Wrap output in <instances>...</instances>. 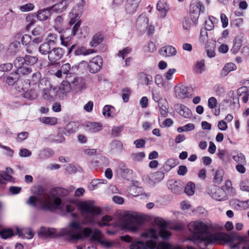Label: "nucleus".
<instances>
[{
	"instance_id": "61",
	"label": "nucleus",
	"mask_w": 249,
	"mask_h": 249,
	"mask_svg": "<svg viewBox=\"0 0 249 249\" xmlns=\"http://www.w3.org/2000/svg\"><path fill=\"white\" fill-rule=\"evenodd\" d=\"M145 157V154L143 152L137 153H133L131 155L132 159L135 161H141Z\"/></svg>"
},
{
	"instance_id": "28",
	"label": "nucleus",
	"mask_w": 249,
	"mask_h": 249,
	"mask_svg": "<svg viewBox=\"0 0 249 249\" xmlns=\"http://www.w3.org/2000/svg\"><path fill=\"white\" fill-rule=\"evenodd\" d=\"M237 93L244 103H246L248 102L249 92L247 87H242L239 88L237 90Z\"/></svg>"
},
{
	"instance_id": "63",
	"label": "nucleus",
	"mask_w": 249,
	"mask_h": 249,
	"mask_svg": "<svg viewBox=\"0 0 249 249\" xmlns=\"http://www.w3.org/2000/svg\"><path fill=\"white\" fill-rule=\"evenodd\" d=\"M217 104V101L215 97H210L208 101V105L210 108L212 110L214 109L215 107H216Z\"/></svg>"
},
{
	"instance_id": "5",
	"label": "nucleus",
	"mask_w": 249,
	"mask_h": 249,
	"mask_svg": "<svg viewBox=\"0 0 249 249\" xmlns=\"http://www.w3.org/2000/svg\"><path fill=\"white\" fill-rule=\"evenodd\" d=\"M70 227L71 229V239L79 240L90 237L91 240L99 242L102 239V234L99 230H92L89 227L83 228L79 221L71 222Z\"/></svg>"
},
{
	"instance_id": "33",
	"label": "nucleus",
	"mask_w": 249,
	"mask_h": 249,
	"mask_svg": "<svg viewBox=\"0 0 249 249\" xmlns=\"http://www.w3.org/2000/svg\"><path fill=\"white\" fill-rule=\"evenodd\" d=\"M69 24L70 25L75 24L78 21H81L79 20V17L76 12V10L73 9L69 14Z\"/></svg>"
},
{
	"instance_id": "36",
	"label": "nucleus",
	"mask_w": 249,
	"mask_h": 249,
	"mask_svg": "<svg viewBox=\"0 0 249 249\" xmlns=\"http://www.w3.org/2000/svg\"><path fill=\"white\" fill-rule=\"evenodd\" d=\"M232 157L233 160L238 164H246L245 156L241 152H234L232 154Z\"/></svg>"
},
{
	"instance_id": "34",
	"label": "nucleus",
	"mask_w": 249,
	"mask_h": 249,
	"mask_svg": "<svg viewBox=\"0 0 249 249\" xmlns=\"http://www.w3.org/2000/svg\"><path fill=\"white\" fill-rule=\"evenodd\" d=\"M155 82L159 88L164 87V88L169 89L171 86L166 82H164L163 77L160 74H157L155 77Z\"/></svg>"
},
{
	"instance_id": "42",
	"label": "nucleus",
	"mask_w": 249,
	"mask_h": 249,
	"mask_svg": "<svg viewBox=\"0 0 249 249\" xmlns=\"http://www.w3.org/2000/svg\"><path fill=\"white\" fill-rule=\"evenodd\" d=\"M15 232L12 229H3L0 231V235L2 238L6 239L14 236Z\"/></svg>"
},
{
	"instance_id": "6",
	"label": "nucleus",
	"mask_w": 249,
	"mask_h": 249,
	"mask_svg": "<svg viewBox=\"0 0 249 249\" xmlns=\"http://www.w3.org/2000/svg\"><path fill=\"white\" fill-rule=\"evenodd\" d=\"M140 216L132 211H126L121 215L117 226L123 229H127L130 231H137L140 227L139 220Z\"/></svg>"
},
{
	"instance_id": "12",
	"label": "nucleus",
	"mask_w": 249,
	"mask_h": 249,
	"mask_svg": "<svg viewBox=\"0 0 249 249\" xmlns=\"http://www.w3.org/2000/svg\"><path fill=\"white\" fill-rule=\"evenodd\" d=\"M69 75L68 81L71 84L72 90L76 92H81L86 88L85 81L82 78L76 77L74 74Z\"/></svg>"
},
{
	"instance_id": "25",
	"label": "nucleus",
	"mask_w": 249,
	"mask_h": 249,
	"mask_svg": "<svg viewBox=\"0 0 249 249\" xmlns=\"http://www.w3.org/2000/svg\"><path fill=\"white\" fill-rule=\"evenodd\" d=\"M54 154L53 151L50 148H45L40 150L38 154L37 158L39 160H45L52 157Z\"/></svg>"
},
{
	"instance_id": "20",
	"label": "nucleus",
	"mask_w": 249,
	"mask_h": 249,
	"mask_svg": "<svg viewBox=\"0 0 249 249\" xmlns=\"http://www.w3.org/2000/svg\"><path fill=\"white\" fill-rule=\"evenodd\" d=\"M139 81L141 84L146 86L150 85L153 83L152 75L144 72L140 73Z\"/></svg>"
},
{
	"instance_id": "44",
	"label": "nucleus",
	"mask_w": 249,
	"mask_h": 249,
	"mask_svg": "<svg viewBox=\"0 0 249 249\" xmlns=\"http://www.w3.org/2000/svg\"><path fill=\"white\" fill-rule=\"evenodd\" d=\"M114 110V107L111 105H106L103 108L102 113L105 117H113L112 115L113 110Z\"/></svg>"
},
{
	"instance_id": "59",
	"label": "nucleus",
	"mask_w": 249,
	"mask_h": 249,
	"mask_svg": "<svg viewBox=\"0 0 249 249\" xmlns=\"http://www.w3.org/2000/svg\"><path fill=\"white\" fill-rule=\"evenodd\" d=\"M57 37V36L56 34H50L48 35L46 42L49 43L51 46L55 45L56 43Z\"/></svg>"
},
{
	"instance_id": "14",
	"label": "nucleus",
	"mask_w": 249,
	"mask_h": 249,
	"mask_svg": "<svg viewBox=\"0 0 249 249\" xmlns=\"http://www.w3.org/2000/svg\"><path fill=\"white\" fill-rule=\"evenodd\" d=\"M210 189L211 192L209 191L208 193L213 199L218 201H222L227 199L226 193L222 188L217 186H212Z\"/></svg>"
},
{
	"instance_id": "38",
	"label": "nucleus",
	"mask_w": 249,
	"mask_h": 249,
	"mask_svg": "<svg viewBox=\"0 0 249 249\" xmlns=\"http://www.w3.org/2000/svg\"><path fill=\"white\" fill-rule=\"evenodd\" d=\"M51 46L49 45V43L47 42H43L40 44L38 51L39 52L43 55H49L50 52L51 50Z\"/></svg>"
},
{
	"instance_id": "64",
	"label": "nucleus",
	"mask_w": 249,
	"mask_h": 249,
	"mask_svg": "<svg viewBox=\"0 0 249 249\" xmlns=\"http://www.w3.org/2000/svg\"><path fill=\"white\" fill-rule=\"evenodd\" d=\"M13 68L11 63H4L0 65V71L5 72L10 71Z\"/></svg>"
},
{
	"instance_id": "8",
	"label": "nucleus",
	"mask_w": 249,
	"mask_h": 249,
	"mask_svg": "<svg viewBox=\"0 0 249 249\" xmlns=\"http://www.w3.org/2000/svg\"><path fill=\"white\" fill-rule=\"evenodd\" d=\"M71 229L69 227L61 229L54 228L42 227L38 232V235L40 237H52L56 236H66L71 239Z\"/></svg>"
},
{
	"instance_id": "17",
	"label": "nucleus",
	"mask_w": 249,
	"mask_h": 249,
	"mask_svg": "<svg viewBox=\"0 0 249 249\" xmlns=\"http://www.w3.org/2000/svg\"><path fill=\"white\" fill-rule=\"evenodd\" d=\"M169 9L167 0H159L157 4V10L160 12V17L161 18L166 17Z\"/></svg>"
},
{
	"instance_id": "26",
	"label": "nucleus",
	"mask_w": 249,
	"mask_h": 249,
	"mask_svg": "<svg viewBox=\"0 0 249 249\" xmlns=\"http://www.w3.org/2000/svg\"><path fill=\"white\" fill-rule=\"evenodd\" d=\"M178 113L185 118H190L192 116L191 110L184 105H180L178 108Z\"/></svg>"
},
{
	"instance_id": "48",
	"label": "nucleus",
	"mask_w": 249,
	"mask_h": 249,
	"mask_svg": "<svg viewBox=\"0 0 249 249\" xmlns=\"http://www.w3.org/2000/svg\"><path fill=\"white\" fill-rule=\"evenodd\" d=\"M40 120L44 124L50 125H54L57 122V119L54 117H43L40 118Z\"/></svg>"
},
{
	"instance_id": "27",
	"label": "nucleus",
	"mask_w": 249,
	"mask_h": 249,
	"mask_svg": "<svg viewBox=\"0 0 249 249\" xmlns=\"http://www.w3.org/2000/svg\"><path fill=\"white\" fill-rule=\"evenodd\" d=\"M206 68L203 59L196 61L194 67V71L197 74H201L205 71Z\"/></svg>"
},
{
	"instance_id": "43",
	"label": "nucleus",
	"mask_w": 249,
	"mask_h": 249,
	"mask_svg": "<svg viewBox=\"0 0 249 249\" xmlns=\"http://www.w3.org/2000/svg\"><path fill=\"white\" fill-rule=\"evenodd\" d=\"M19 79V76L17 72L15 71L11 73L6 78V82L9 85H14L16 82Z\"/></svg>"
},
{
	"instance_id": "52",
	"label": "nucleus",
	"mask_w": 249,
	"mask_h": 249,
	"mask_svg": "<svg viewBox=\"0 0 249 249\" xmlns=\"http://www.w3.org/2000/svg\"><path fill=\"white\" fill-rule=\"evenodd\" d=\"M121 177L124 178H126L132 174V171L127 168H120L119 169Z\"/></svg>"
},
{
	"instance_id": "50",
	"label": "nucleus",
	"mask_w": 249,
	"mask_h": 249,
	"mask_svg": "<svg viewBox=\"0 0 249 249\" xmlns=\"http://www.w3.org/2000/svg\"><path fill=\"white\" fill-rule=\"evenodd\" d=\"M192 24H194L193 20V17H185L182 21L183 28L185 30H189Z\"/></svg>"
},
{
	"instance_id": "58",
	"label": "nucleus",
	"mask_w": 249,
	"mask_h": 249,
	"mask_svg": "<svg viewBox=\"0 0 249 249\" xmlns=\"http://www.w3.org/2000/svg\"><path fill=\"white\" fill-rule=\"evenodd\" d=\"M131 52V49L128 47L124 48L123 50L119 51L117 55L119 57H121L123 59L127 56V55Z\"/></svg>"
},
{
	"instance_id": "49",
	"label": "nucleus",
	"mask_w": 249,
	"mask_h": 249,
	"mask_svg": "<svg viewBox=\"0 0 249 249\" xmlns=\"http://www.w3.org/2000/svg\"><path fill=\"white\" fill-rule=\"evenodd\" d=\"M195 184L192 182H189L185 187L184 192L188 196H192L195 192Z\"/></svg>"
},
{
	"instance_id": "37",
	"label": "nucleus",
	"mask_w": 249,
	"mask_h": 249,
	"mask_svg": "<svg viewBox=\"0 0 249 249\" xmlns=\"http://www.w3.org/2000/svg\"><path fill=\"white\" fill-rule=\"evenodd\" d=\"M89 131L90 133H96L102 129V125L100 123L92 122L87 125Z\"/></svg>"
},
{
	"instance_id": "19",
	"label": "nucleus",
	"mask_w": 249,
	"mask_h": 249,
	"mask_svg": "<svg viewBox=\"0 0 249 249\" xmlns=\"http://www.w3.org/2000/svg\"><path fill=\"white\" fill-rule=\"evenodd\" d=\"M160 53L165 57L175 56L177 53L176 48L171 45L163 47L160 50Z\"/></svg>"
},
{
	"instance_id": "16",
	"label": "nucleus",
	"mask_w": 249,
	"mask_h": 249,
	"mask_svg": "<svg viewBox=\"0 0 249 249\" xmlns=\"http://www.w3.org/2000/svg\"><path fill=\"white\" fill-rule=\"evenodd\" d=\"M64 50L60 47H54L52 48L49 53L48 58L52 63H55L61 59L64 54Z\"/></svg>"
},
{
	"instance_id": "51",
	"label": "nucleus",
	"mask_w": 249,
	"mask_h": 249,
	"mask_svg": "<svg viewBox=\"0 0 249 249\" xmlns=\"http://www.w3.org/2000/svg\"><path fill=\"white\" fill-rule=\"evenodd\" d=\"M241 46V40L239 38H235L233 42V47L231 50V51L233 53H236L240 50Z\"/></svg>"
},
{
	"instance_id": "2",
	"label": "nucleus",
	"mask_w": 249,
	"mask_h": 249,
	"mask_svg": "<svg viewBox=\"0 0 249 249\" xmlns=\"http://www.w3.org/2000/svg\"><path fill=\"white\" fill-rule=\"evenodd\" d=\"M71 202L76 204L85 225H92L97 223L99 226L104 227L108 225V223L112 220L110 216L105 215L102 218L101 221H99L98 219L101 214V209L92 200L79 201L76 203L74 200H71Z\"/></svg>"
},
{
	"instance_id": "31",
	"label": "nucleus",
	"mask_w": 249,
	"mask_h": 249,
	"mask_svg": "<svg viewBox=\"0 0 249 249\" xmlns=\"http://www.w3.org/2000/svg\"><path fill=\"white\" fill-rule=\"evenodd\" d=\"M236 69V66L234 63H228L222 69L221 75L223 77L226 76L230 72L234 71Z\"/></svg>"
},
{
	"instance_id": "39",
	"label": "nucleus",
	"mask_w": 249,
	"mask_h": 249,
	"mask_svg": "<svg viewBox=\"0 0 249 249\" xmlns=\"http://www.w3.org/2000/svg\"><path fill=\"white\" fill-rule=\"evenodd\" d=\"M106 183L107 180L105 179H93L90 182L89 188L90 190H93L100 187L102 184Z\"/></svg>"
},
{
	"instance_id": "30",
	"label": "nucleus",
	"mask_w": 249,
	"mask_h": 249,
	"mask_svg": "<svg viewBox=\"0 0 249 249\" xmlns=\"http://www.w3.org/2000/svg\"><path fill=\"white\" fill-rule=\"evenodd\" d=\"M218 22V20L213 16H210L209 18L205 20V30L206 31H212L214 28V25Z\"/></svg>"
},
{
	"instance_id": "9",
	"label": "nucleus",
	"mask_w": 249,
	"mask_h": 249,
	"mask_svg": "<svg viewBox=\"0 0 249 249\" xmlns=\"http://www.w3.org/2000/svg\"><path fill=\"white\" fill-rule=\"evenodd\" d=\"M14 66L16 69V72L19 76H26L32 72V68L25 64L23 57H17L14 61Z\"/></svg>"
},
{
	"instance_id": "11",
	"label": "nucleus",
	"mask_w": 249,
	"mask_h": 249,
	"mask_svg": "<svg viewBox=\"0 0 249 249\" xmlns=\"http://www.w3.org/2000/svg\"><path fill=\"white\" fill-rule=\"evenodd\" d=\"M81 64L88 65L89 72L95 73L99 71L102 67L103 59L100 56L97 55L90 60L88 64L85 61L81 62Z\"/></svg>"
},
{
	"instance_id": "4",
	"label": "nucleus",
	"mask_w": 249,
	"mask_h": 249,
	"mask_svg": "<svg viewBox=\"0 0 249 249\" xmlns=\"http://www.w3.org/2000/svg\"><path fill=\"white\" fill-rule=\"evenodd\" d=\"M68 191L63 188L56 189V193L45 194L38 196H31L27 203L30 206L45 211L61 210L62 200L59 196H66Z\"/></svg>"
},
{
	"instance_id": "1",
	"label": "nucleus",
	"mask_w": 249,
	"mask_h": 249,
	"mask_svg": "<svg viewBox=\"0 0 249 249\" xmlns=\"http://www.w3.org/2000/svg\"><path fill=\"white\" fill-rule=\"evenodd\" d=\"M155 223L158 226V229L150 228L142 233L140 240L133 242L130 246V249H181L180 247L164 242L158 244L153 239H157L159 236L164 240L168 239L171 235V232L168 230L166 222L162 218L157 217Z\"/></svg>"
},
{
	"instance_id": "55",
	"label": "nucleus",
	"mask_w": 249,
	"mask_h": 249,
	"mask_svg": "<svg viewBox=\"0 0 249 249\" xmlns=\"http://www.w3.org/2000/svg\"><path fill=\"white\" fill-rule=\"evenodd\" d=\"M63 21V18L61 16L57 17L54 20L55 25H54V28L59 33H61L62 31V29L60 27L62 24Z\"/></svg>"
},
{
	"instance_id": "23",
	"label": "nucleus",
	"mask_w": 249,
	"mask_h": 249,
	"mask_svg": "<svg viewBox=\"0 0 249 249\" xmlns=\"http://www.w3.org/2000/svg\"><path fill=\"white\" fill-rule=\"evenodd\" d=\"M41 74L39 72H35L32 76L31 78L29 80V84L30 85H35L37 84L39 89L43 88V86L40 85V83L44 78H41Z\"/></svg>"
},
{
	"instance_id": "35",
	"label": "nucleus",
	"mask_w": 249,
	"mask_h": 249,
	"mask_svg": "<svg viewBox=\"0 0 249 249\" xmlns=\"http://www.w3.org/2000/svg\"><path fill=\"white\" fill-rule=\"evenodd\" d=\"M67 7V4H65L63 1L61 0L60 2L54 4L50 9L51 11H53L56 13H61L65 10Z\"/></svg>"
},
{
	"instance_id": "47",
	"label": "nucleus",
	"mask_w": 249,
	"mask_h": 249,
	"mask_svg": "<svg viewBox=\"0 0 249 249\" xmlns=\"http://www.w3.org/2000/svg\"><path fill=\"white\" fill-rule=\"evenodd\" d=\"M139 4L132 3L126 1L125 4V10L128 14H133L135 13L139 6Z\"/></svg>"
},
{
	"instance_id": "53",
	"label": "nucleus",
	"mask_w": 249,
	"mask_h": 249,
	"mask_svg": "<svg viewBox=\"0 0 249 249\" xmlns=\"http://www.w3.org/2000/svg\"><path fill=\"white\" fill-rule=\"evenodd\" d=\"M195 124L192 123L186 124L182 127H178L177 129V131L178 133H181L182 132L189 131L193 130L195 129Z\"/></svg>"
},
{
	"instance_id": "40",
	"label": "nucleus",
	"mask_w": 249,
	"mask_h": 249,
	"mask_svg": "<svg viewBox=\"0 0 249 249\" xmlns=\"http://www.w3.org/2000/svg\"><path fill=\"white\" fill-rule=\"evenodd\" d=\"M111 150L121 152L123 149V144L122 142L118 140L113 141L110 144Z\"/></svg>"
},
{
	"instance_id": "22",
	"label": "nucleus",
	"mask_w": 249,
	"mask_h": 249,
	"mask_svg": "<svg viewBox=\"0 0 249 249\" xmlns=\"http://www.w3.org/2000/svg\"><path fill=\"white\" fill-rule=\"evenodd\" d=\"M16 231L18 235L23 238L30 239L34 236V232L30 229L20 230L18 228H16Z\"/></svg>"
},
{
	"instance_id": "29",
	"label": "nucleus",
	"mask_w": 249,
	"mask_h": 249,
	"mask_svg": "<svg viewBox=\"0 0 249 249\" xmlns=\"http://www.w3.org/2000/svg\"><path fill=\"white\" fill-rule=\"evenodd\" d=\"M50 9H43L39 10L37 12V18L41 21L47 19L50 16Z\"/></svg>"
},
{
	"instance_id": "18",
	"label": "nucleus",
	"mask_w": 249,
	"mask_h": 249,
	"mask_svg": "<svg viewBox=\"0 0 249 249\" xmlns=\"http://www.w3.org/2000/svg\"><path fill=\"white\" fill-rule=\"evenodd\" d=\"M176 97L178 99H184L188 97V88L184 85L178 84L175 87Z\"/></svg>"
},
{
	"instance_id": "56",
	"label": "nucleus",
	"mask_w": 249,
	"mask_h": 249,
	"mask_svg": "<svg viewBox=\"0 0 249 249\" xmlns=\"http://www.w3.org/2000/svg\"><path fill=\"white\" fill-rule=\"evenodd\" d=\"M223 171L221 169H218L215 173L214 180L216 183H220L223 180Z\"/></svg>"
},
{
	"instance_id": "54",
	"label": "nucleus",
	"mask_w": 249,
	"mask_h": 249,
	"mask_svg": "<svg viewBox=\"0 0 249 249\" xmlns=\"http://www.w3.org/2000/svg\"><path fill=\"white\" fill-rule=\"evenodd\" d=\"M240 189L242 191L249 192V179H242L239 184Z\"/></svg>"
},
{
	"instance_id": "3",
	"label": "nucleus",
	"mask_w": 249,
	"mask_h": 249,
	"mask_svg": "<svg viewBox=\"0 0 249 249\" xmlns=\"http://www.w3.org/2000/svg\"><path fill=\"white\" fill-rule=\"evenodd\" d=\"M188 229L196 239L203 241L207 244H224L230 241V236L226 233H212L209 232V226L201 221H196L190 222L188 225Z\"/></svg>"
},
{
	"instance_id": "46",
	"label": "nucleus",
	"mask_w": 249,
	"mask_h": 249,
	"mask_svg": "<svg viewBox=\"0 0 249 249\" xmlns=\"http://www.w3.org/2000/svg\"><path fill=\"white\" fill-rule=\"evenodd\" d=\"M23 57L25 61V64L28 66L34 65L38 60V58L36 56H31L30 55H26Z\"/></svg>"
},
{
	"instance_id": "41",
	"label": "nucleus",
	"mask_w": 249,
	"mask_h": 249,
	"mask_svg": "<svg viewBox=\"0 0 249 249\" xmlns=\"http://www.w3.org/2000/svg\"><path fill=\"white\" fill-rule=\"evenodd\" d=\"M161 102L159 103V111L161 115L164 117L167 115L168 109L167 107V102L166 100H161Z\"/></svg>"
},
{
	"instance_id": "24",
	"label": "nucleus",
	"mask_w": 249,
	"mask_h": 249,
	"mask_svg": "<svg viewBox=\"0 0 249 249\" xmlns=\"http://www.w3.org/2000/svg\"><path fill=\"white\" fill-rule=\"evenodd\" d=\"M168 188L174 193L178 194L182 190V185L179 182L171 180L168 183Z\"/></svg>"
},
{
	"instance_id": "15",
	"label": "nucleus",
	"mask_w": 249,
	"mask_h": 249,
	"mask_svg": "<svg viewBox=\"0 0 249 249\" xmlns=\"http://www.w3.org/2000/svg\"><path fill=\"white\" fill-rule=\"evenodd\" d=\"M68 78H70L69 74L66 76V80L62 81L60 86L57 87L58 89L57 93H58V98L59 99L63 98L68 92L72 89L71 84L68 81Z\"/></svg>"
},
{
	"instance_id": "62",
	"label": "nucleus",
	"mask_w": 249,
	"mask_h": 249,
	"mask_svg": "<svg viewBox=\"0 0 249 249\" xmlns=\"http://www.w3.org/2000/svg\"><path fill=\"white\" fill-rule=\"evenodd\" d=\"M34 7L33 3H29L19 6V9L22 12H26L33 10Z\"/></svg>"
},
{
	"instance_id": "57",
	"label": "nucleus",
	"mask_w": 249,
	"mask_h": 249,
	"mask_svg": "<svg viewBox=\"0 0 249 249\" xmlns=\"http://www.w3.org/2000/svg\"><path fill=\"white\" fill-rule=\"evenodd\" d=\"M60 40L61 45L63 46L68 47L71 45V36H69L66 37L64 35H62L60 36Z\"/></svg>"
},
{
	"instance_id": "45",
	"label": "nucleus",
	"mask_w": 249,
	"mask_h": 249,
	"mask_svg": "<svg viewBox=\"0 0 249 249\" xmlns=\"http://www.w3.org/2000/svg\"><path fill=\"white\" fill-rule=\"evenodd\" d=\"M38 92L36 89H30L24 94V97L29 100H35L38 97Z\"/></svg>"
},
{
	"instance_id": "7",
	"label": "nucleus",
	"mask_w": 249,
	"mask_h": 249,
	"mask_svg": "<svg viewBox=\"0 0 249 249\" xmlns=\"http://www.w3.org/2000/svg\"><path fill=\"white\" fill-rule=\"evenodd\" d=\"M40 85L43 86V88L39 89L41 90V95L44 100L51 102L56 98H58V93H57L58 88L57 87L53 88L47 78H44Z\"/></svg>"
},
{
	"instance_id": "60",
	"label": "nucleus",
	"mask_w": 249,
	"mask_h": 249,
	"mask_svg": "<svg viewBox=\"0 0 249 249\" xmlns=\"http://www.w3.org/2000/svg\"><path fill=\"white\" fill-rule=\"evenodd\" d=\"M123 129V127L122 126H114L112 128L111 135L114 137H118L120 136Z\"/></svg>"
},
{
	"instance_id": "32",
	"label": "nucleus",
	"mask_w": 249,
	"mask_h": 249,
	"mask_svg": "<svg viewBox=\"0 0 249 249\" xmlns=\"http://www.w3.org/2000/svg\"><path fill=\"white\" fill-rule=\"evenodd\" d=\"M78 129V124L74 122H70L65 127L64 133L71 134L75 132Z\"/></svg>"
},
{
	"instance_id": "10",
	"label": "nucleus",
	"mask_w": 249,
	"mask_h": 249,
	"mask_svg": "<svg viewBox=\"0 0 249 249\" xmlns=\"http://www.w3.org/2000/svg\"><path fill=\"white\" fill-rule=\"evenodd\" d=\"M204 11V7L202 2L196 1L191 3L190 6V16L193 17L194 24L197 23V21L201 12Z\"/></svg>"
},
{
	"instance_id": "13",
	"label": "nucleus",
	"mask_w": 249,
	"mask_h": 249,
	"mask_svg": "<svg viewBox=\"0 0 249 249\" xmlns=\"http://www.w3.org/2000/svg\"><path fill=\"white\" fill-rule=\"evenodd\" d=\"M81 21H78L74 25L71 32V36H77L78 38L85 37L88 34L89 28L87 26L80 28Z\"/></svg>"
},
{
	"instance_id": "21",
	"label": "nucleus",
	"mask_w": 249,
	"mask_h": 249,
	"mask_svg": "<svg viewBox=\"0 0 249 249\" xmlns=\"http://www.w3.org/2000/svg\"><path fill=\"white\" fill-rule=\"evenodd\" d=\"M104 38V36L102 33H97L92 37L89 45L92 47H96L103 42Z\"/></svg>"
}]
</instances>
